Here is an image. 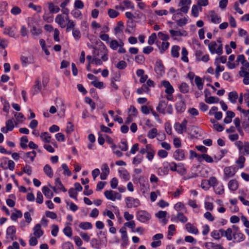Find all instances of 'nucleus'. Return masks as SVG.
<instances>
[{
    "label": "nucleus",
    "instance_id": "nucleus-22",
    "mask_svg": "<svg viewBox=\"0 0 249 249\" xmlns=\"http://www.w3.org/2000/svg\"><path fill=\"white\" fill-rule=\"evenodd\" d=\"M228 188L230 190L235 191L238 188V181L235 179H231L228 183Z\"/></svg>",
    "mask_w": 249,
    "mask_h": 249
},
{
    "label": "nucleus",
    "instance_id": "nucleus-5",
    "mask_svg": "<svg viewBox=\"0 0 249 249\" xmlns=\"http://www.w3.org/2000/svg\"><path fill=\"white\" fill-rule=\"evenodd\" d=\"M16 228L14 226H10L8 227L6 231V238H10L11 241L16 240Z\"/></svg>",
    "mask_w": 249,
    "mask_h": 249
},
{
    "label": "nucleus",
    "instance_id": "nucleus-13",
    "mask_svg": "<svg viewBox=\"0 0 249 249\" xmlns=\"http://www.w3.org/2000/svg\"><path fill=\"white\" fill-rule=\"evenodd\" d=\"M34 234L37 238H39L42 236L44 233L43 231L41 230V225L37 224L33 228Z\"/></svg>",
    "mask_w": 249,
    "mask_h": 249
},
{
    "label": "nucleus",
    "instance_id": "nucleus-37",
    "mask_svg": "<svg viewBox=\"0 0 249 249\" xmlns=\"http://www.w3.org/2000/svg\"><path fill=\"white\" fill-rule=\"evenodd\" d=\"M143 159V157L142 155L138 154L135 157L133 158L132 163L135 165H137L142 162Z\"/></svg>",
    "mask_w": 249,
    "mask_h": 249
},
{
    "label": "nucleus",
    "instance_id": "nucleus-57",
    "mask_svg": "<svg viewBox=\"0 0 249 249\" xmlns=\"http://www.w3.org/2000/svg\"><path fill=\"white\" fill-rule=\"evenodd\" d=\"M157 39V35L155 33H153L148 37V43L150 45H153L156 39Z\"/></svg>",
    "mask_w": 249,
    "mask_h": 249
},
{
    "label": "nucleus",
    "instance_id": "nucleus-44",
    "mask_svg": "<svg viewBox=\"0 0 249 249\" xmlns=\"http://www.w3.org/2000/svg\"><path fill=\"white\" fill-rule=\"evenodd\" d=\"M68 193L70 197L77 200L78 193L75 189H74L73 188H71L68 191Z\"/></svg>",
    "mask_w": 249,
    "mask_h": 249
},
{
    "label": "nucleus",
    "instance_id": "nucleus-55",
    "mask_svg": "<svg viewBox=\"0 0 249 249\" xmlns=\"http://www.w3.org/2000/svg\"><path fill=\"white\" fill-rule=\"evenodd\" d=\"M157 135V129L153 128L149 131L147 134V136L150 139L154 138Z\"/></svg>",
    "mask_w": 249,
    "mask_h": 249
},
{
    "label": "nucleus",
    "instance_id": "nucleus-8",
    "mask_svg": "<svg viewBox=\"0 0 249 249\" xmlns=\"http://www.w3.org/2000/svg\"><path fill=\"white\" fill-rule=\"evenodd\" d=\"M233 239V242H240L245 239V235L240 231H234L232 234Z\"/></svg>",
    "mask_w": 249,
    "mask_h": 249
},
{
    "label": "nucleus",
    "instance_id": "nucleus-30",
    "mask_svg": "<svg viewBox=\"0 0 249 249\" xmlns=\"http://www.w3.org/2000/svg\"><path fill=\"white\" fill-rule=\"evenodd\" d=\"M28 142V139L27 136H23L20 138V146L23 149H26L28 145L26 144Z\"/></svg>",
    "mask_w": 249,
    "mask_h": 249
},
{
    "label": "nucleus",
    "instance_id": "nucleus-27",
    "mask_svg": "<svg viewBox=\"0 0 249 249\" xmlns=\"http://www.w3.org/2000/svg\"><path fill=\"white\" fill-rule=\"evenodd\" d=\"M16 213H13L11 215V219L12 221H17L18 218H21L22 216V213L21 211L16 210Z\"/></svg>",
    "mask_w": 249,
    "mask_h": 249
},
{
    "label": "nucleus",
    "instance_id": "nucleus-38",
    "mask_svg": "<svg viewBox=\"0 0 249 249\" xmlns=\"http://www.w3.org/2000/svg\"><path fill=\"white\" fill-rule=\"evenodd\" d=\"M124 27V23L122 21H120L117 23V26L114 28V32L115 34L121 33Z\"/></svg>",
    "mask_w": 249,
    "mask_h": 249
},
{
    "label": "nucleus",
    "instance_id": "nucleus-2",
    "mask_svg": "<svg viewBox=\"0 0 249 249\" xmlns=\"http://www.w3.org/2000/svg\"><path fill=\"white\" fill-rule=\"evenodd\" d=\"M126 206L128 208H136L141 205L140 201L138 198H134L131 196L125 198Z\"/></svg>",
    "mask_w": 249,
    "mask_h": 249
},
{
    "label": "nucleus",
    "instance_id": "nucleus-42",
    "mask_svg": "<svg viewBox=\"0 0 249 249\" xmlns=\"http://www.w3.org/2000/svg\"><path fill=\"white\" fill-rule=\"evenodd\" d=\"M119 148L123 151H126L128 149L127 142L126 140H122L120 144L118 146Z\"/></svg>",
    "mask_w": 249,
    "mask_h": 249
},
{
    "label": "nucleus",
    "instance_id": "nucleus-24",
    "mask_svg": "<svg viewBox=\"0 0 249 249\" xmlns=\"http://www.w3.org/2000/svg\"><path fill=\"white\" fill-rule=\"evenodd\" d=\"M211 14L210 17L211 18V21L214 23H219L221 20V18L215 14L214 11H211Z\"/></svg>",
    "mask_w": 249,
    "mask_h": 249
},
{
    "label": "nucleus",
    "instance_id": "nucleus-58",
    "mask_svg": "<svg viewBox=\"0 0 249 249\" xmlns=\"http://www.w3.org/2000/svg\"><path fill=\"white\" fill-rule=\"evenodd\" d=\"M211 236L214 238L216 240H219L220 237V232L219 230H213L211 233Z\"/></svg>",
    "mask_w": 249,
    "mask_h": 249
},
{
    "label": "nucleus",
    "instance_id": "nucleus-63",
    "mask_svg": "<svg viewBox=\"0 0 249 249\" xmlns=\"http://www.w3.org/2000/svg\"><path fill=\"white\" fill-rule=\"evenodd\" d=\"M62 249H74L73 245L69 241L66 242L62 244Z\"/></svg>",
    "mask_w": 249,
    "mask_h": 249
},
{
    "label": "nucleus",
    "instance_id": "nucleus-41",
    "mask_svg": "<svg viewBox=\"0 0 249 249\" xmlns=\"http://www.w3.org/2000/svg\"><path fill=\"white\" fill-rule=\"evenodd\" d=\"M180 91L183 93H187L189 90V87L186 83H182L179 87Z\"/></svg>",
    "mask_w": 249,
    "mask_h": 249
},
{
    "label": "nucleus",
    "instance_id": "nucleus-60",
    "mask_svg": "<svg viewBox=\"0 0 249 249\" xmlns=\"http://www.w3.org/2000/svg\"><path fill=\"white\" fill-rule=\"evenodd\" d=\"M119 70H124L127 67V63L124 60L120 61L116 66Z\"/></svg>",
    "mask_w": 249,
    "mask_h": 249
},
{
    "label": "nucleus",
    "instance_id": "nucleus-15",
    "mask_svg": "<svg viewBox=\"0 0 249 249\" xmlns=\"http://www.w3.org/2000/svg\"><path fill=\"white\" fill-rule=\"evenodd\" d=\"M205 246L207 249H226L220 244H215L213 242H206Z\"/></svg>",
    "mask_w": 249,
    "mask_h": 249
},
{
    "label": "nucleus",
    "instance_id": "nucleus-18",
    "mask_svg": "<svg viewBox=\"0 0 249 249\" xmlns=\"http://www.w3.org/2000/svg\"><path fill=\"white\" fill-rule=\"evenodd\" d=\"M238 97V93L235 91L230 92L228 94V99L232 104L236 103V100Z\"/></svg>",
    "mask_w": 249,
    "mask_h": 249
},
{
    "label": "nucleus",
    "instance_id": "nucleus-3",
    "mask_svg": "<svg viewBox=\"0 0 249 249\" xmlns=\"http://www.w3.org/2000/svg\"><path fill=\"white\" fill-rule=\"evenodd\" d=\"M236 169L234 166L226 167L224 169V179L227 180L229 178L233 177L236 172Z\"/></svg>",
    "mask_w": 249,
    "mask_h": 249
},
{
    "label": "nucleus",
    "instance_id": "nucleus-46",
    "mask_svg": "<svg viewBox=\"0 0 249 249\" xmlns=\"http://www.w3.org/2000/svg\"><path fill=\"white\" fill-rule=\"evenodd\" d=\"M206 181L209 186H213V187H214L217 184V180L215 177H211Z\"/></svg>",
    "mask_w": 249,
    "mask_h": 249
},
{
    "label": "nucleus",
    "instance_id": "nucleus-1",
    "mask_svg": "<svg viewBox=\"0 0 249 249\" xmlns=\"http://www.w3.org/2000/svg\"><path fill=\"white\" fill-rule=\"evenodd\" d=\"M136 217L138 220L142 222L145 223L151 218V214L146 211H139L136 214Z\"/></svg>",
    "mask_w": 249,
    "mask_h": 249
},
{
    "label": "nucleus",
    "instance_id": "nucleus-17",
    "mask_svg": "<svg viewBox=\"0 0 249 249\" xmlns=\"http://www.w3.org/2000/svg\"><path fill=\"white\" fill-rule=\"evenodd\" d=\"M199 129L198 127L191 125L188 128V133L191 136H197L199 134Z\"/></svg>",
    "mask_w": 249,
    "mask_h": 249
},
{
    "label": "nucleus",
    "instance_id": "nucleus-9",
    "mask_svg": "<svg viewBox=\"0 0 249 249\" xmlns=\"http://www.w3.org/2000/svg\"><path fill=\"white\" fill-rule=\"evenodd\" d=\"M161 85L166 88L165 92L169 96H171L174 92V89L170 82L168 81L164 80L161 82Z\"/></svg>",
    "mask_w": 249,
    "mask_h": 249
},
{
    "label": "nucleus",
    "instance_id": "nucleus-12",
    "mask_svg": "<svg viewBox=\"0 0 249 249\" xmlns=\"http://www.w3.org/2000/svg\"><path fill=\"white\" fill-rule=\"evenodd\" d=\"M167 102L160 101L158 106L156 107L157 110L161 114H165V109L167 107Z\"/></svg>",
    "mask_w": 249,
    "mask_h": 249
},
{
    "label": "nucleus",
    "instance_id": "nucleus-35",
    "mask_svg": "<svg viewBox=\"0 0 249 249\" xmlns=\"http://www.w3.org/2000/svg\"><path fill=\"white\" fill-rule=\"evenodd\" d=\"M72 34L75 40H79L81 38V34L78 29H73L72 30Z\"/></svg>",
    "mask_w": 249,
    "mask_h": 249
},
{
    "label": "nucleus",
    "instance_id": "nucleus-50",
    "mask_svg": "<svg viewBox=\"0 0 249 249\" xmlns=\"http://www.w3.org/2000/svg\"><path fill=\"white\" fill-rule=\"evenodd\" d=\"M108 15L110 18H114L119 15V12L113 9H109L108 10Z\"/></svg>",
    "mask_w": 249,
    "mask_h": 249
},
{
    "label": "nucleus",
    "instance_id": "nucleus-32",
    "mask_svg": "<svg viewBox=\"0 0 249 249\" xmlns=\"http://www.w3.org/2000/svg\"><path fill=\"white\" fill-rule=\"evenodd\" d=\"M79 227L82 230H86L92 229V225L90 222H84L80 223Z\"/></svg>",
    "mask_w": 249,
    "mask_h": 249
},
{
    "label": "nucleus",
    "instance_id": "nucleus-54",
    "mask_svg": "<svg viewBox=\"0 0 249 249\" xmlns=\"http://www.w3.org/2000/svg\"><path fill=\"white\" fill-rule=\"evenodd\" d=\"M218 58L216 57L215 59V62L214 63V65L216 66L215 71L220 72V71H223L224 70V67L223 66H220L219 64V62H218Z\"/></svg>",
    "mask_w": 249,
    "mask_h": 249
},
{
    "label": "nucleus",
    "instance_id": "nucleus-61",
    "mask_svg": "<svg viewBox=\"0 0 249 249\" xmlns=\"http://www.w3.org/2000/svg\"><path fill=\"white\" fill-rule=\"evenodd\" d=\"M192 15L194 17H197L199 15L198 9L197 5H193L192 8Z\"/></svg>",
    "mask_w": 249,
    "mask_h": 249
},
{
    "label": "nucleus",
    "instance_id": "nucleus-47",
    "mask_svg": "<svg viewBox=\"0 0 249 249\" xmlns=\"http://www.w3.org/2000/svg\"><path fill=\"white\" fill-rule=\"evenodd\" d=\"M216 46L217 44L214 41H212L209 44V49L212 54L215 53Z\"/></svg>",
    "mask_w": 249,
    "mask_h": 249
},
{
    "label": "nucleus",
    "instance_id": "nucleus-56",
    "mask_svg": "<svg viewBox=\"0 0 249 249\" xmlns=\"http://www.w3.org/2000/svg\"><path fill=\"white\" fill-rule=\"evenodd\" d=\"M174 209L176 211L178 212L181 211L182 209H185L186 208L185 207V205L183 203V202H178L177 203L174 207Z\"/></svg>",
    "mask_w": 249,
    "mask_h": 249
},
{
    "label": "nucleus",
    "instance_id": "nucleus-62",
    "mask_svg": "<svg viewBox=\"0 0 249 249\" xmlns=\"http://www.w3.org/2000/svg\"><path fill=\"white\" fill-rule=\"evenodd\" d=\"M91 84L93 85L94 87H95L96 88H98L99 89H102L104 88V83L102 82L98 81L96 82V81H92L91 82Z\"/></svg>",
    "mask_w": 249,
    "mask_h": 249
},
{
    "label": "nucleus",
    "instance_id": "nucleus-31",
    "mask_svg": "<svg viewBox=\"0 0 249 249\" xmlns=\"http://www.w3.org/2000/svg\"><path fill=\"white\" fill-rule=\"evenodd\" d=\"M85 102L90 106L91 111H93L95 109L96 104L93 102L92 100L90 98L86 97L85 98Z\"/></svg>",
    "mask_w": 249,
    "mask_h": 249
},
{
    "label": "nucleus",
    "instance_id": "nucleus-53",
    "mask_svg": "<svg viewBox=\"0 0 249 249\" xmlns=\"http://www.w3.org/2000/svg\"><path fill=\"white\" fill-rule=\"evenodd\" d=\"M13 120L14 119L12 118L6 122V127L8 128V130H9V131H12L14 128Z\"/></svg>",
    "mask_w": 249,
    "mask_h": 249
},
{
    "label": "nucleus",
    "instance_id": "nucleus-7",
    "mask_svg": "<svg viewBox=\"0 0 249 249\" xmlns=\"http://www.w3.org/2000/svg\"><path fill=\"white\" fill-rule=\"evenodd\" d=\"M240 76L243 77V82L245 85H249V73L245 70L243 67H241L239 72Z\"/></svg>",
    "mask_w": 249,
    "mask_h": 249
},
{
    "label": "nucleus",
    "instance_id": "nucleus-59",
    "mask_svg": "<svg viewBox=\"0 0 249 249\" xmlns=\"http://www.w3.org/2000/svg\"><path fill=\"white\" fill-rule=\"evenodd\" d=\"M73 131H74V125L71 122H69L68 123V125L67 126L66 132L67 133V134H70Z\"/></svg>",
    "mask_w": 249,
    "mask_h": 249
},
{
    "label": "nucleus",
    "instance_id": "nucleus-64",
    "mask_svg": "<svg viewBox=\"0 0 249 249\" xmlns=\"http://www.w3.org/2000/svg\"><path fill=\"white\" fill-rule=\"evenodd\" d=\"M203 159L207 163H212L213 161V159L207 154H201Z\"/></svg>",
    "mask_w": 249,
    "mask_h": 249
},
{
    "label": "nucleus",
    "instance_id": "nucleus-48",
    "mask_svg": "<svg viewBox=\"0 0 249 249\" xmlns=\"http://www.w3.org/2000/svg\"><path fill=\"white\" fill-rule=\"evenodd\" d=\"M7 5L8 3L6 1L0 2V15H2L7 11Z\"/></svg>",
    "mask_w": 249,
    "mask_h": 249
},
{
    "label": "nucleus",
    "instance_id": "nucleus-28",
    "mask_svg": "<svg viewBox=\"0 0 249 249\" xmlns=\"http://www.w3.org/2000/svg\"><path fill=\"white\" fill-rule=\"evenodd\" d=\"M68 225H71V223H66ZM63 231L65 235L69 237H71L72 236V229L69 226H66L63 230Z\"/></svg>",
    "mask_w": 249,
    "mask_h": 249
},
{
    "label": "nucleus",
    "instance_id": "nucleus-45",
    "mask_svg": "<svg viewBox=\"0 0 249 249\" xmlns=\"http://www.w3.org/2000/svg\"><path fill=\"white\" fill-rule=\"evenodd\" d=\"M75 26V23L72 20H69V22H67L66 29V32H70L71 30H72L73 29H75L74 28Z\"/></svg>",
    "mask_w": 249,
    "mask_h": 249
},
{
    "label": "nucleus",
    "instance_id": "nucleus-51",
    "mask_svg": "<svg viewBox=\"0 0 249 249\" xmlns=\"http://www.w3.org/2000/svg\"><path fill=\"white\" fill-rule=\"evenodd\" d=\"M177 218L183 223L186 222L188 220L187 217L182 213H178L177 214Z\"/></svg>",
    "mask_w": 249,
    "mask_h": 249
},
{
    "label": "nucleus",
    "instance_id": "nucleus-14",
    "mask_svg": "<svg viewBox=\"0 0 249 249\" xmlns=\"http://www.w3.org/2000/svg\"><path fill=\"white\" fill-rule=\"evenodd\" d=\"M175 107L178 112L182 113L186 109V105L184 101H180L176 103Z\"/></svg>",
    "mask_w": 249,
    "mask_h": 249
},
{
    "label": "nucleus",
    "instance_id": "nucleus-23",
    "mask_svg": "<svg viewBox=\"0 0 249 249\" xmlns=\"http://www.w3.org/2000/svg\"><path fill=\"white\" fill-rule=\"evenodd\" d=\"M180 50V47L178 45H174L172 46L171 51V54L173 57L174 58H178L179 55V51Z\"/></svg>",
    "mask_w": 249,
    "mask_h": 249
},
{
    "label": "nucleus",
    "instance_id": "nucleus-29",
    "mask_svg": "<svg viewBox=\"0 0 249 249\" xmlns=\"http://www.w3.org/2000/svg\"><path fill=\"white\" fill-rule=\"evenodd\" d=\"M40 138L44 142L49 143L51 139V135L47 132H44L41 134Z\"/></svg>",
    "mask_w": 249,
    "mask_h": 249
},
{
    "label": "nucleus",
    "instance_id": "nucleus-52",
    "mask_svg": "<svg viewBox=\"0 0 249 249\" xmlns=\"http://www.w3.org/2000/svg\"><path fill=\"white\" fill-rule=\"evenodd\" d=\"M246 160V158L243 156H240L238 160L236 161V163L239 165L240 168H243L244 167V163Z\"/></svg>",
    "mask_w": 249,
    "mask_h": 249
},
{
    "label": "nucleus",
    "instance_id": "nucleus-49",
    "mask_svg": "<svg viewBox=\"0 0 249 249\" xmlns=\"http://www.w3.org/2000/svg\"><path fill=\"white\" fill-rule=\"evenodd\" d=\"M1 102H2V104L3 105V111L6 112H8L9 108H10V105H9L8 101L6 99H2L1 98Z\"/></svg>",
    "mask_w": 249,
    "mask_h": 249
},
{
    "label": "nucleus",
    "instance_id": "nucleus-25",
    "mask_svg": "<svg viewBox=\"0 0 249 249\" xmlns=\"http://www.w3.org/2000/svg\"><path fill=\"white\" fill-rule=\"evenodd\" d=\"M55 21L58 23L61 28H64L66 27V25L64 24L65 22L64 18L62 15H57L55 18Z\"/></svg>",
    "mask_w": 249,
    "mask_h": 249
},
{
    "label": "nucleus",
    "instance_id": "nucleus-36",
    "mask_svg": "<svg viewBox=\"0 0 249 249\" xmlns=\"http://www.w3.org/2000/svg\"><path fill=\"white\" fill-rule=\"evenodd\" d=\"M205 101L209 104L217 103L219 101V98L216 96H210L208 98L205 99Z\"/></svg>",
    "mask_w": 249,
    "mask_h": 249
},
{
    "label": "nucleus",
    "instance_id": "nucleus-33",
    "mask_svg": "<svg viewBox=\"0 0 249 249\" xmlns=\"http://www.w3.org/2000/svg\"><path fill=\"white\" fill-rule=\"evenodd\" d=\"M55 184L56 186H57L59 190L62 191L64 192H66L67 191V189L63 186L59 178H57L55 179Z\"/></svg>",
    "mask_w": 249,
    "mask_h": 249
},
{
    "label": "nucleus",
    "instance_id": "nucleus-19",
    "mask_svg": "<svg viewBox=\"0 0 249 249\" xmlns=\"http://www.w3.org/2000/svg\"><path fill=\"white\" fill-rule=\"evenodd\" d=\"M43 171L48 177L52 178L53 177V172L50 165L46 164L43 168Z\"/></svg>",
    "mask_w": 249,
    "mask_h": 249
},
{
    "label": "nucleus",
    "instance_id": "nucleus-11",
    "mask_svg": "<svg viewBox=\"0 0 249 249\" xmlns=\"http://www.w3.org/2000/svg\"><path fill=\"white\" fill-rule=\"evenodd\" d=\"M102 173L100 174V178L102 180H105L107 179V176L109 174V168L107 163H105L103 165L101 168Z\"/></svg>",
    "mask_w": 249,
    "mask_h": 249
},
{
    "label": "nucleus",
    "instance_id": "nucleus-26",
    "mask_svg": "<svg viewBox=\"0 0 249 249\" xmlns=\"http://www.w3.org/2000/svg\"><path fill=\"white\" fill-rule=\"evenodd\" d=\"M114 193L115 191L112 190H107L104 192V195L107 198V199L108 200H111L112 201H115V198L114 196Z\"/></svg>",
    "mask_w": 249,
    "mask_h": 249
},
{
    "label": "nucleus",
    "instance_id": "nucleus-6",
    "mask_svg": "<svg viewBox=\"0 0 249 249\" xmlns=\"http://www.w3.org/2000/svg\"><path fill=\"white\" fill-rule=\"evenodd\" d=\"M221 237H225L228 241H231L232 239V231L230 228H228L226 230L223 229H219Z\"/></svg>",
    "mask_w": 249,
    "mask_h": 249
},
{
    "label": "nucleus",
    "instance_id": "nucleus-10",
    "mask_svg": "<svg viewBox=\"0 0 249 249\" xmlns=\"http://www.w3.org/2000/svg\"><path fill=\"white\" fill-rule=\"evenodd\" d=\"M174 159L178 161L182 160L185 159V151L183 149H178L173 154Z\"/></svg>",
    "mask_w": 249,
    "mask_h": 249
},
{
    "label": "nucleus",
    "instance_id": "nucleus-43",
    "mask_svg": "<svg viewBox=\"0 0 249 249\" xmlns=\"http://www.w3.org/2000/svg\"><path fill=\"white\" fill-rule=\"evenodd\" d=\"M188 51L185 47H183L181 51V60L185 62H188L189 59L187 57Z\"/></svg>",
    "mask_w": 249,
    "mask_h": 249
},
{
    "label": "nucleus",
    "instance_id": "nucleus-16",
    "mask_svg": "<svg viewBox=\"0 0 249 249\" xmlns=\"http://www.w3.org/2000/svg\"><path fill=\"white\" fill-rule=\"evenodd\" d=\"M185 229L186 231L189 233L195 234H197L198 233V229L190 223H187L186 224Z\"/></svg>",
    "mask_w": 249,
    "mask_h": 249
},
{
    "label": "nucleus",
    "instance_id": "nucleus-39",
    "mask_svg": "<svg viewBox=\"0 0 249 249\" xmlns=\"http://www.w3.org/2000/svg\"><path fill=\"white\" fill-rule=\"evenodd\" d=\"M195 83L198 89L201 90L203 89V82L202 80V79L198 76H196L195 77Z\"/></svg>",
    "mask_w": 249,
    "mask_h": 249
},
{
    "label": "nucleus",
    "instance_id": "nucleus-4",
    "mask_svg": "<svg viewBox=\"0 0 249 249\" xmlns=\"http://www.w3.org/2000/svg\"><path fill=\"white\" fill-rule=\"evenodd\" d=\"M154 70L155 72L160 76H162L164 74V66L160 59L156 61Z\"/></svg>",
    "mask_w": 249,
    "mask_h": 249
},
{
    "label": "nucleus",
    "instance_id": "nucleus-20",
    "mask_svg": "<svg viewBox=\"0 0 249 249\" xmlns=\"http://www.w3.org/2000/svg\"><path fill=\"white\" fill-rule=\"evenodd\" d=\"M42 192L46 198L48 199L52 198L53 196V194L47 186H43L42 189Z\"/></svg>",
    "mask_w": 249,
    "mask_h": 249
},
{
    "label": "nucleus",
    "instance_id": "nucleus-21",
    "mask_svg": "<svg viewBox=\"0 0 249 249\" xmlns=\"http://www.w3.org/2000/svg\"><path fill=\"white\" fill-rule=\"evenodd\" d=\"M48 5V8L51 13H57L60 11V8L57 6H54L52 2H48L47 3Z\"/></svg>",
    "mask_w": 249,
    "mask_h": 249
},
{
    "label": "nucleus",
    "instance_id": "nucleus-40",
    "mask_svg": "<svg viewBox=\"0 0 249 249\" xmlns=\"http://www.w3.org/2000/svg\"><path fill=\"white\" fill-rule=\"evenodd\" d=\"M35 83L36 84L33 87L34 89V94L38 93L41 89V85L40 84V81L39 80V79H37L36 80Z\"/></svg>",
    "mask_w": 249,
    "mask_h": 249
},
{
    "label": "nucleus",
    "instance_id": "nucleus-34",
    "mask_svg": "<svg viewBox=\"0 0 249 249\" xmlns=\"http://www.w3.org/2000/svg\"><path fill=\"white\" fill-rule=\"evenodd\" d=\"M119 173L122 176V177L125 180H128L130 179V175L128 171L125 169H123L121 170H119Z\"/></svg>",
    "mask_w": 249,
    "mask_h": 249
}]
</instances>
